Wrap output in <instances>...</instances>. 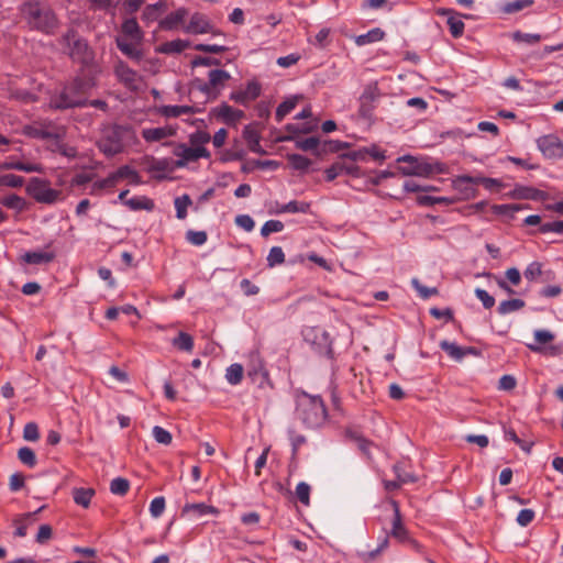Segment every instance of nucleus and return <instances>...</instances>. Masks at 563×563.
<instances>
[{
    "label": "nucleus",
    "mask_w": 563,
    "mask_h": 563,
    "mask_svg": "<svg viewBox=\"0 0 563 563\" xmlns=\"http://www.w3.org/2000/svg\"><path fill=\"white\" fill-rule=\"evenodd\" d=\"M212 30V23L207 15L196 12L190 16L189 23L184 27L188 34H207Z\"/></svg>",
    "instance_id": "16"
},
{
    "label": "nucleus",
    "mask_w": 563,
    "mask_h": 563,
    "mask_svg": "<svg viewBox=\"0 0 563 563\" xmlns=\"http://www.w3.org/2000/svg\"><path fill=\"white\" fill-rule=\"evenodd\" d=\"M122 32L131 37H140L141 30L135 19H128L122 23Z\"/></svg>",
    "instance_id": "59"
},
{
    "label": "nucleus",
    "mask_w": 563,
    "mask_h": 563,
    "mask_svg": "<svg viewBox=\"0 0 563 563\" xmlns=\"http://www.w3.org/2000/svg\"><path fill=\"white\" fill-rule=\"evenodd\" d=\"M208 235L206 231L189 230L186 233V240L192 245L200 246L207 242Z\"/></svg>",
    "instance_id": "58"
},
{
    "label": "nucleus",
    "mask_w": 563,
    "mask_h": 563,
    "mask_svg": "<svg viewBox=\"0 0 563 563\" xmlns=\"http://www.w3.org/2000/svg\"><path fill=\"white\" fill-rule=\"evenodd\" d=\"M187 9L179 8L174 12L167 14L163 20L159 21V27L162 30L172 31L178 27L187 16Z\"/></svg>",
    "instance_id": "21"
},
{
    "label": "nucleus",
    "mask_w": 563,
    "mask_h": 563,
    "mask_svg": "<svg viewBox=\"0 0 563 563\" xmlns=\"http://www.w3.org/2000/svg\"><path fill=\"white\" fill-rule=\"evenodd\" d=\"M21 14L27 21L31 29L35 25V4L26 1L21 5Z\"/></svg>",
    "instance_id": "55"
},
{
    "label": "nucleus",
    "mask_w": 563,
    "mask_h": 563,
    "mask_svg": "<svg viewBox=\"0 0 563 563\" xmlns=\"http://www.w3.org/2000/svg\"><path fill=\"white\" fill-rule=\"evenodd\" d=\"M384 36H385V32L379 27H375V29L369 30L365 34H361V35L356 36L355 43L357 45L362 46V45H366L369 43L379 42L384 38Z\"/></svg>",
    "instance_id": "32"
},
{
    "label": "nucleus",
    "mask_w": 563,
    "mask_h": 563,
    "mask_svg": "<svg viewBox=\"0 0 563 563\" xmlns=\"http://www.w3.org/2000/svg\"><path fill=\"white\" fill-rule=\"evenodd\" d=\"M296 417L307 428L321 427L327 418L328 411L322 398L313 396L303 390L296 394Z\"/></svg>",
    "instance_id": "2"
},
{
    "label": "nucleus",
    "mask_w": 563,
    "mask_h": 563,
    "mask_svg": "<svg viewBox=\"0 0 563 563\" xmlns=\"http://www.w3.org/2000/svg\"><path fill=\"white\" fill-rule=\"evenodd\" d=\"M526 306V302L522 299L515 298L504 300L499 303L497 308V312L501 316L518 311Z\"/></svg>",
    "instance_id": "33"
},
{
    "label": "nucleus",
    "mask_w": 563,
    "mask_h": 563,
    "mask_svg": "<svg viewBox=\"0 0 563 563\" xmlns=\"http://www.w3.org/2000/svg\"><path fill=\"white\" fill-rule=\"evenodd\" d=\"M537 146L548 159H559L563 157V142L554 134L538 137Z\"/></svg>",
    "instance_id": "11"
},
{
    "label": "nucleus",
    "mask_w": 563,
    "mask_h": 563,
    "mask_svg": "<svg viewBox=\"0 0 563 563\" xmlns=\"http://www.w3.org/2000/svg\"><path fill=\"white\" fill-rule=\"evenodd\" d=\"M542 274V265L539 262L530 263L523 272L525 277L532 282Z\"/></svg>",
    "instance_id": "62"
},
{
    "label": "nucleus",
    "mask_w": 563,
    "mask_h": 563,
    "mask_svg": "<svg viewBox=\"0 0 563 563\" xmlns=\"http://www.w3.org/2000/svg\"><path fill=\"white\" fill-rule=\"evenodd\" d=\"M183 514H192L196 518L212 515L218 516L220 510L217 507L207 505L205 503L186 504L183 507Z\"/></svg>",
    "instance_id": "24"
},
{
    "label": "nucleus",
    "mask_w": 563,
    "mask_h": 563,
    "mask_svg": "<svg viewBox=\"0 0 563 563\" xmlns=\"http://www.w3.org/2000/svg\"><path fill=\"white\" fill-rule=\"evenodd\" d=\"M380 96H382V92H380V89L376 81L366 85L361 97H360V101H361L360 113L365 114V108L367 107V104H369V103L373 104L375 101L378 100V98Z\"/></svg>",
    "instance_id": "19"
},
{
    "label": "nucleus",
    "mask_w": 563,
    "mask_h": 563,
    "mask_svg": "<svg viewBox=\"0 0 563 563\" xmlns=\"http://www.w3.org/2000/svg\"><path fill=\"white\" fill-rule=\"evenodd\" d=\"M66 131L62 125H44L37 126V139L46 141V146L52 152H58L63 144Z\"/></svg>",
    "instance_id": "9"
},
{
    "label": "nucleus",
    "mask_w": 563,
    "mask_h": 563,
    "mask_svg": "<svg viewBox=\"0 0 563 563\" xmlns=\"http://www.w3.org/2000/svg\"><path fill=\"white\" fill-rule=\"evenodd\" d=\"M24 183L23 177L15 174L0 175V187L16 188L22 186Z\"/></svg>",
    "instance_id": "54"
},
{
    "label": "nucleus",
    "mask_w": 563,
    "mask_h": 563,
    "mask_svg": "<svg viewBox=\"0 0 563 563\" xmlns=\"http://www.w3.org/2000/svg\"><path fill=\"white\" fill-rule=\"evenodd\" d=\"M173 154L178 157L174 163V167H185L190 162H196L199 158H209L210 152L206 147L187 146L184 143H177L173 150Z\"/></svg>",
    "instance_id": "8"
},
{
    "label": "nucleus",
    "mask_w": 563,
    "mask_h": 563,
    "mask_svg": "<svg viewBox=\"0 0 563 563\" xmlns=\"http://www.w3.org/2000/svg\"><path fill=\"white\" fill-rule=\"evenodd\" d=\"M533 4V0H514L505 3V13H516Z\"/></svg>",
    "instance_id": "52"
},
{
    "label": "nucleus",
    "mask_w": 563,
    "mask_h": 563,
    "mask_svg": "<svg viewBox=\"0 0 563 563\" xmlns=\"http://www.w3.org/2000/svg\"><path fill=\"white\" fill-rule=\"evenodd\" d=\"M342 174L357 177L360 175V167L353 163H346V161L341 157L324 170L327 181H332Z\"/></svg>",
    "instance_id": "15"
},
{
    "label": "nucleus",
    "mask_w": 563,
    "mask_h": 563,
    "mask_svg": "<svg viewBox=\"0 0 563 563\" xmlns=\"http://www.w3.org/2000/svg\"><path fill=\"white\" fill-rule=\"evenodd\" d=\"M201 109L194 106H161L157 112L165 118H178L181 114L197 113Z\"/></svg>",
    "instance_id": "22"
},
{
    "label": "nucleus",
    "mask_w": 563,
    "mask_h": 563,
    "mask_svg": "<svg viewBox=\"0 0 563 563\" xmlns=\"http://www.w3.org/2000/svg\"><path fill=\"white\" fill-rule=\"evenodd\" d=\"M310 208V202L291 200L287 203L279 205L276 209V213H309Z\"/></svg>",
    "instance_id": "27"
},
{
    "label": "nucleus",
    "mask_w": 563,
    "mask_h": 563,
    "mask_svg": "<svg viewBox=\"0 0 563 563\" xmlns=\"http://www.w3.org/2000/svg\"><path fill=\"white\" fill-rule=\"evenodd\" d=\"M267 266L275 267L285 263V254L280 246H273L267 255Z\"/></svg>",
    "instance_id": "45"
},
{
    "label": "nucleus",
    "mask_w": 563,
    "mask_h": 563,
    "mask_svg": "<svg viewBox=\"0 0 563 563\" xmlns=\"http://www.w3.org/2000/svg\"><path fill=\"white\" fill-rule=\"evenodd\" d=\"M172 343L180 351L191 352L194 349V339L186 332H179Z\"/></svg>",
    "instance_id": "39"
},
{
    "label": "nucleus",
    "mask_w": 563,
    "mask_h": 563,
    "mask_svg": "<svg viewBox=\"0 0 563 563\" xmlns=\"http://www.w3.org/2000/svg\"><path fill=\"white\" fill-rule=\"evenodd\" d=\"M18 457H19V460H20L23 464H25V465H27V466H30V467H32V466H34V465H35V454H34V452H33L30 448H27V446L21 448V449L19 450V452H18Z\"/></svg>",
    "instance_id": "63"
},
{
    "label": "nucleus",
    "mask_w": 563,
    "mask_h": 563,
    "mask_svg": "<svg viewBox=\"0 0 563 563\" xmlns=\"http://www.w3.org/2000/svg\"><path fill=\"white\" fill-rule=\"evenodd\" d=\"M114 75L119 82L130 91H137L140 89L141 76L123 60H118L114 65Z\"/></svg>",
    "instance_id": "12"
},
{
    "label": "nucleus",
    "mask_w": 563,
    "mask_h": 563,
    "mask_svg": "<svg viewBox=\"0 0 563 563\" xmlns=\"http://www.w3.org/2000/svg\"><path fill=\"white\" fill-rule=\"evenodd\" d=\"M93 495L95 490L91 488H76L73 493L74 501L84 508L90 505Z\"/></svg>",
    "instance_id": "37"
},
{
    "label": "nucleus",
    "mask_w": 563,
    "mask_h": 563,
    "mask_svg": "<svg viewBox=\"0 0 563 563\" xmlns=\"http://www.w3.org/2000/svg\"><path fill=\"white\" fill-rule=\"evenodd\" d=\"M394 510L393 525L390 530V536L401 543H408L413 549L418 550L420 548L419 543L411 539L407 528L402 523L399 504L396 500L390 501Z\"/></svg>",
    "instance_id": "10"
},
{
    "label": "nucleus",
    "mask_w": 563,
    "mask_h": 563,
    "mask_svg": "<svg viewBox=\"0 0 563 563\" xmlns=\"http://www.w3.org/2000/svg\"><path fill=\"white\" fill-rule=\"evenodd\" d=\"M117 46L129 58L136 60V62L141 60L142 52L140 49H137L136 46L133 45L132 43L117 40Z\"/></svg>",
    "instance_id": "41"
},
{
    "label": "nucleus",
    "mask_w": 563,
    "mask_h": 563,
    "mask_svg": "<svg viewBox=\"0 0 563 563\" xmlns=\"http://www.w3.org/2000/svg\"><path fill=\"white\" fill-rule=\"evenodd\" d=\"M98 147L106 156H114L122 152L123 143L118 128L111 129L104 133L98 142Z\"/></svg>",
    "instance_id": "13"
},
{
    "label": "nucleus",
    "mask_w": 563,
    "mask_h": 563,
    "mask_svg": "<svg viewBox=\"0 0 563 563\" xmlns=\"http://www.w3.org/2000/svg\"><path fill=\"white\" fill-rule=\"evenodd\" d=\"M284 230V223L279 220H268L266 221L262 229L261 234L264 238H267L271 233L280 232Z\"/></svg>",
    "instance_id": "57"
},
{
    "label": "nucleus",
    "mask_w": 563,
    "mask_h": 563,
    "mask_svg": "<svg viewBox=\"0 0 563 563\" xmlns=\"http://www.w3.org/2000/svg\"><path fill=\"white\" fill-rule=\"evenodd\" d=\"M62 198V190L53 189L37 179V202L52 205Z\"/></svg>",
    "instance_id": "20"
},
{
    "label": "nucleus",
    "mask_w": 563,
    "mask_h": 563,
    "mask_svg": "<svg viewBox=\"0 0 563 563\" xmlns=\"http://www.w3.org/2000/svg\"><path fill=\"white\" fill-rule=\"evenodd\" d=\"M288 162L290 166L297 170H306L311 164V161L308 157L300 154L288 155Z\"/></svg>",
    "instance_id": "48"
},
{
    "label": "nucleus",
    "mask_w": 563,
    "mask_h": 563,
    "mask_svg": "<svg viewBox=\"0 0 563 563\" xmlns=\"http://www.w3.org/2000/svg\"><path fill=\"white\" fill-rule=\"evenodd\" d=\"M534 339L538 344H528L527 346L532 352H541L542 349H541L540 344H547V343L553 341L554 334L552 332H550L549 330L540 329V330L534 331Z\"/></svg>",
    "instance_id": "35"
},
{
    "label": "nucleus",
    "mask_w": 563,
    "mask_h": 563,
    "mask_svg": "<svg viewBox=\"0 0 563 563\" xmlns=\"http://www.w3.org/2000/svg\"><path fill=\"white\" fill-rule=\"evenodd\" d=\"M282 141H294L295 145L298 150L301 151H311L317 154H320L321 151L319 150L320 146V140L317 136H310L307 139H296L294 135H287L280 139Z\"/></svg>",
    "instance_id": "25"
},
{
    "label": "nucleus",
    "mask_w": 563,
    "mask_h": 563,
    "mask_svg": "<svg viewBox=\"0 0 563 563\" xmlns=\"http://www.w3.org/2000/svg\"><path fill=\"white\" fill-rule=\"evenodd\" d=\"M296 104L297 100L295 98L283 101L276 109V121L282 122L283 119L295 109Z\"/></svg>",
    "instance_id": "46"
},
{
    "label": "nucleus",
    "mask_w": 563,
    "mask_h": 563,
    "mask_svg": "<svg viewBox=\"0 0 563 563\" xmlns=\"http://www.w3.org/2000/svg\"><path fill=\"white\" fill-rule=\"evenodd\" d=\"M496 184L497 180L493 178L473 177L468 175H460L452 180V187L466 199L475 197L476 189L474 187L476 185H484L486 188H490L492 185Z\"/></svg>",
    "instance_id": "6"
},
{
    "label": "nucleus",
    "mask_w": 563,
    "mask_h": 563,
    "mask_svg": "<svg viewBox=\"0 0 563 563\" xmlns=\"http://www.w3.org/2000/svg\"><path fill=\"white\" fill-rule=\"evenodd\" d=\"M448 25L453 37H460L464 33V22L457 18L448 19Z\"/></svg>",
    "instance_id": "60"
},
{
    "label": "nucleus",
    "mask_w": 563,
    "mask_h": 563,
    "mask_svg": "<svg viewBox=\"0 0 563 563\" xmlns=\"http://www.w3.org/2000/svg\"><path fill=\"white\" fill-rule=\"evenodd\" d=\"M539 230L541 233L553 232L558 234H563V220L544 222L540 225Z\"/></svg>",
    "instance_id": "64"
},
{
    "label": "nucleus",
    "mask_w": 563,
    "mask_h": 563,
    "mask_svg": "<svg viewBox=\"0 0 563 563\" xmlns=\"http://www.w3.org/2000/svg\"><path fill=\"white\" fill-rule=\"evenodd\" d=\"M125 206L132 211H152L155 207L154 201L145 196L130 198L125 201Z\"/></svg>",
    "instance_id": "30"
},
{
    "label": "nucleus",
    "mask_w": 563,
    "mask_h": 563,
    "mask_svg": "<svg viewBox=\"0 0 563 563\" xmlns=\"http://www.w3.org/2000/svg\"><path fill=\"white\" fill-rule=\"evenodd\" d=\"M440 347L454 361H462L464 358L463 347L454 342L443 340L440 342Z\"/></svg>",
    "instance_id": "36"
},
{
    "label": "nucleus",
    "mask_w": 563,
    "mask_h": 563,
    "mask_svg": "<svg viewBox=\"0 0 563 563\" xmlns=\"http://www.w3.org/2000/svg\"><path fill=\"white\" fill-rule=\"evenodd\" d=\"M192 203L189 195L185 194L180 197H177L174 201L176 209V217L180 220L187 217V208Z\"/></svg>",
    "instance_id": "43"
},
{
    "label": "nucleus",
    "mask_w": 563,
    "mask_h": 563,
    "mask_svg": "<svg viewBox=\"0 0 563 563\" xmlns=\"http://www.w3.org/2000/svg\"><path fill=\"white\" fill-rule=\"evenodd\" d=\"M130 489V482L124 477H115L110 483V492L114 495L124 496Z\"/></svg>",
    "instance_id": "44"
},
{
    "label": "nucleus",
    "mask_w": 563,
    "mask_h": 563,
    "mask_svg": "<svg viewBox=\"0 0 563 563\" xmlns=\"http://www.w3.org/2000/svg\"><path fill=\"white\" fill-rule=\"evenodd\" d=\"M317 128V122L316 121H308V122H305V123H301V124H296V123H288L285 129L287 132L290 133V135H296V134H308V133H311L312 131H314V129Z\"/></svg>",
    "instance_id": "38"
},
{
    "label": "nucleus",
    "mask_w": 563,
    "mask_h": 563,
    "mask_svg": "<svg viewBox=\"0 0 563 563\" xmlns=\"http://www.w3.org/2000/svg\"><path fill=\"white\" fill-rule=\"evenodd\" d=\"M511 37L517 43H526L528 45H534L542 38L540 34L523 33L521 31L514 32Z\"/></svg>",
    "instance_id": "47"
},
{
    "label": "nucleus",
    "mask_w": 563,
    "mask_h": 563,
    "mask_svg": "<svg viewBox=\"0 0 563 563\" xmlns=\"http://www.w3.org/2000/svg\"><path fill=\"white\" fill-rule=\"evenodd\" d=\"M211 115L228 125H235L242 118H244V112L222 102L219 107L211 109Z\"/></svg>",
    "instance_id": "14"
},
{
    "label": "nucleus",
    "mask_w": 563,
    "mask_h": 563,
    "mask_svg": "<svg viewBox=\"0 0 563 563\" xmlns=\"http://www.w3.org/2000/svg\"><path fill=\"white\" fill-rule=\"evenodd\" d=\"M175 134H176V129L170 125L158 126V128H148V129L142 130V137L146 142H158L161 140L167 139Z\"/></svg>",
    "instance_id": "18"
},
{
    "label": "nucleus",
    "mask_w": 563,
    "mask_h": 563,
    "mask_svg": "<svg viewBox=\"0 0 563 563\" xmlns=\"http://www.w3.org/2000/svg\"><path fill=\"white\" fill-rule=\"evenodd\" d=\"M225 378L231 385H238L243 378V366L239 363L231 364L227 368Z\"/></svg>",
    "instance_id": "42"
},
{
    "label": "nucleus",
    "mask_w": 563,
    "mask_h": 563,
    "mask_svg": "<svg viewBox=\"0 0 563 563\" xmlns=\"http://www.w3.org/2000/svg\"><path fill=\"white\" fill-rule=\"evenodd\" d=\"M302 338L317 354L329 360L334 358L333 341L325 330L320 327H306L302 330Z\"/></svg>",
    "instance_id": "4"
},
{
    "label": "nucleus",
    "mask_w": 563,
    "mask_h": 563,
    "mask_svg": "<svg viewBox=\"0 0 563 563\" xmlns=\"http://www.w3.org/2000/svg\"><path fill=\"white\" fill-rule=\"evenodd\" d=\"M247 375L253 380L260 379V384H263V382L268 378V372L264 368L260 358H256V362L247 369Z\"/></svg>",
    "instance_id": "40"
},
{
    "label": "nucleus",
    "mask_w": 563,
    "mask_h": 563,
    "mask_svg": "<svg viewBox=\"0 0 563 563\" xmlns=\"http://www.w3.org/2000/svg\"><path fill=\"white\" fill-rule=\"evenodd\" d=\"M398 162L405 164L399 167V170L401 172L402 175L406 176L428 177L433 173L444 172L442 163L431 164L426 161H420L412 155H404L398 158Z\"/></svg>",
    "instance_id": "5"
},
{
    "label": "nucleus",
    "mask_w": 563,
    "mask_h": 563,
    "mask_svg": "<svg viewBox=\"0 0 563 563\" xmlns=\"http://www.w3.org/2000/svg\"><path fill=\"white\" fill-rule=\"evenodd\" d=\"M231 78V75L223 69H212L208 74V81L199 84L198 88L203 92L208 99L214 100L221 93L225 82Z\"/></svg>",
    "instance_id": "7"
},
{
    "label": "nucleus",
    "mask_w": 563,
    "mask_h": 563,
    "mask_svg": "<svg viewBox=\"0 0 563 563\" xmlns=\"http://www.w3.org/2000/svg\"><path fill=\"white\" fill-rule=\"evenodd\" d=\"M310 492L311 488L306 482H300L296 486V497L303 505H310Z\"/></svg>",
    "instance_id": "53"
},
{
    "label": "nucleus",
    "mask_w": 563,
    "mask_h": 563,
    "mask_svg": "<svg viewBox=\"0 0 563 563\" xmlns=\"http://www.w3.org/2000/svg\"><path fill=\"white\" fill-rule=\"evenodd\" d=\"M35 512H27L22 515L21 517L14 520L15 530L14 536L16 537H25L27 533V528L33 525L35 521Z\"/></svg>",
    "instance_id": "31"
},
{
    "label": "nucleus",
    "mask_w": 563,
    "mask_h": 563,
    "mask_svg": "<svg viewBox=\"0 0 563 563\" xmlns=\"http://www.w3.org/2000/svg\"><path fill=\"white\" fill-rule=\"evenodd\" d=\"M528 205H518V203H507V205H493L492 211L495 214L504 216L508 219H514L515 214L523 209H528Z\"/></svg>",
    "instance_id": "28"
},
{
    "label": "nucleus",
    "mask_w": 563,
    "mask_h": 563,
    "mask_svg": "<svg viewBox=\"0 0 563 563\" xmlns=\"http://www.w3.org/2000/svg\"><path fill=\"white\" fill-rule=\"evenodd\" d=\"M62 45L67 48V54L73 62L89 68L95 64V52L88 42L78 36L75 30H69L62 37Z\"/></svg>",
    "instance_id": "3"
},
{
    "label": "nucleus",
    "mask_w": 563,
    "mask_h": 563,
    "mask_svg": "<svg viewBox=\"0 0 563 563\" xmlns=\"http://www.w3.org/2000/svg\"><path fill=\"white\" fill-rule=\"evenodd\" d=\"M189 46H190L189 41L177 38V40H173V41L163 43L159 46L158 51L164 54H179L183 51H185L186 48H188Z\"/></svg>",
    "instance_id": "29"
},
{
    "label": "nucleus",
    "mask_w": 563,
    "mask_h": 563,
    "mask_svg": "<svg viewBox=\"0 0 563 563\" xmlns=\"http://www.w3.org/2000/svg\"><path fill=\"white\" fill-rule=\"evenodd\" d=\"M165 8V2L158 1L154 4H148L142 14V18L146 21H155L159 15V11Z\"/></svg>",
    "instance_id": "50"
},
{
    "label": "nucleus",
    "mask_w": 563,
    "mask_h": 563,
    "mask_svg": "<svg viewBox=\"0 0 563 563\" xmlns=\"http://www.w3.org/2000/svg\"><path fill=\"white\" fill-rule=\"evenodd\" d=\"M411 285L412 287L417 290L418 295L422 298V299H428L430 298L431 296H435L439 294V290L438 288L435 287H426L423 286L418 278H412L411 279Z\"/></svg>",
    "instance_id": "51"
},
{
    "label": "nucleus",
    "mask_w": 563,
    "mask_h": 563,
    "mask_svg": "<svg viewBox=\"0 0 563 563\" xmlns=\"http://www.w3.org/2000/svg\"><path fill=\"white\" fill-rule=\"evenodd\" d=\"M152 433L156 442L164 445H168L172 443L173 437L170 432L164 429L163 427L155 426L153 428Z\"/></svg>",
    "instance_id": "56"
},
{
    "label": "nucleus",
    "mask_w": 563,
    "mask_h": 563,
    "mask_svg": "<svg viewBox=\"0 0 563 563\" xmlns=\"http://www.w3.org/2000/svg\"><path fill=\"white\" fill-rule=\"evenodd\" d=\"M56 25V15L51 10L41 11L37 9V30L49 33Z\"/></svg>",
    "instance_id": "26"
},
{
    "label": "nucleus",
    "mask_w": 563,
    "mask_h": 563,
    "mask_svg": "<svg viewBox=\"0 0 563 563\" xmlns=\"http://www.w3.org/2000/svg\"><path fill=\"white\" fill-rule=\"evenodd\" d=\"M93 86L95 84L91 80L76 76L74 79L65 84L62 89L51 95L47 106L53 110L87 107V93Z\"/></svg>",
    "instance_id": "1"
},
{
    "label": "nucleus",
    "mask_w": 563,
    "mask_h": 563,
    "mask_svg": "<svg viewBox=\"0 0 563 563\" xmlns=\"http://www.w3.org/2000/svg\"><path fill=\"white\" fill-rule=\"evenodd\" d=\"M243 137L247 144V147L251 152L256 154H265L261 145V134L258 130L253 124H247L243 129Z\"/></svg>",
    "instance_id": "17"
},
{
    "label": "nucleus",
    "mask_w": 563,
    "mask_h": 563,
    "mask_svg": "<svg viewBox=\"0 0 563 563\" xmlns=\"http://www.w3.org/2000/svg\"><path fill=\"white\" fill-rule=\"evenodd\" d=\"M211 136L206 131H196L189 135V143L192 147H205V144L209 143Z\"/></svg>",
    "instance_id": "49"
},
{
    "label": "nucleus",
    "mask_w": 563,
    "mask_h": 563,
    "mask_svg": "<svg viewBox=\"0 0 563 563\" xmlns=\"http://www.w3.org/2000/svg\"><path fill=\"white\" fill-rule=\"evenodd\" d=\"M26 476L22 473L15 472L10 476L9 488L11 492H19L25 485Z\"/></svg>",
    "instance_id": "61"
},
{
    "label": "nucleus",
    "mask_w": 563,
    "mask_h": 563,
    "mask_svg": "<svg viewBox=\"0 0 563 563\" xmlns=\"http://www.w3.org/2000/svg\"><path fill=\"white\" fill-rule=\"evenodd\" d=\"M114 174H115L118 183L124 178L130 179L131 184H134V185H139L141 183L139 173L129 165L121 166L120 168H118L114 172Z\"/></svg>",
    "instance_id": "34"
},
{
    "label": "nucleus",
    "mask_w": 563,
    "mask_h": 563,
    "mask_svg": "<svg viewBox=\"0 0 563 563\" xmlns=\"http://www.w3.org/2000/svg\"><path fill=\"white\" fill-rule=\"evenodd\" d=\"M511 197L516 199L543 200L547 194L533 187L516 186L511 192Z\"/></svg>",
    "instance_id": "23"
}]
</instances>
